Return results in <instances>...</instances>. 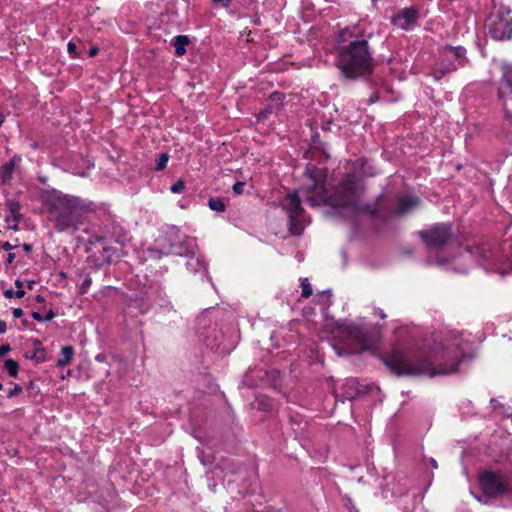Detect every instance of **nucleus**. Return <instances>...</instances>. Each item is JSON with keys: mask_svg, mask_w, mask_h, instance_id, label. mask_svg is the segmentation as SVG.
<instances>
[{"mask_svg": "<svg viewBox=\"0 0 512 512\" xmlns=\"http://www.w3.org/2000/svg\"><path fill=\"white\" fill-rule=\"evenodd\" d=\"M317 304L322 305L324 308H328L331 305V293L329 290H324L315 296Z\"/></svg>", "mask_w": 512, "mask_h": 512, "instance_id": "nucleus-27", "label": "nucleus"}, {"mask_svg": "<svg viewBox=\"0 0 512 512\" xmlns=\"http://www.w3.org/2000/svg\"><path fill=\"white\" fill-rule=\"evenodd\" d=\"M197 249L196 238L185 235L176 226H171L156 238L154 248L150 249V256L153 258H161L169 254L189 256Z\"/></svg>", "mask_w": 512, "mask_h": 512, "instance_id": "nucleus-6", "label": "nucleus"}, {"mask_svg": "<svg viewBox=\"0 0 512 512\" xmlns=\"http://www.w3.org/2000/svg\"><path fill=\"white\" fill-rule=\"evenodd\" d=\"M15 257H16V256H15V253H9V254H8V256H7V260H6V262H7L8 264L13 263V261H14Z\"/></svg>", "mask_w": 512, "mask_h": 512, "instance_id": "nucleus-53", "label": "nucleus"}, {"mask_svg": "<svg viewBox=\"0 0 512 512\" xmlns=\"http://www.w3.org/2000/svg\"><path fill=\"white\" fill-rule=\"evenodd\" d=\"M31 316H32V318H33L34 320H36V321L44 322V319H43L44 317H43V316L41 315V313H39V312L33 311V312L31 313Z\"/></svg>", "mask_w": 512, "mask_h": 512, "instance_id": "nucleus-44", "label": "nucleus"}, {"mask_svg": "<svg viewBox=\"0 0 512 512\" xmlns=\"http://www.w3.org/2000/svg\"><path fill=\"white\" fill-rule=\"evenodd\" d=\"M12 314L15 318H20L23 316V310L21 308H14Z\"/></svg>", "mask_w": 512, "mask_h": 512, "instance_id": "nucleus-46", "label": "nucleus"}, {"mask_svg": "<svg viewBox=\"0 0 512 512\" xmlns=\"http://www.w3.org/2000/svg\"><path fill=\"white\" fill-rule=\"evenodd\" d=\"M190 43V39L187 35H177L172 38L171 44L175 48V55L180 57L186 53V47Z\"/></svg>", "mask_w": 512, "mask_h": 512, "instance_id": "nucleus-25", "label": "nucleus"}, {"mask_svg": "<svg viewBox=\"0 0 512 512\" xmlns=\"http://www.w3.org/2000/svg\"><path fill=\"white\" fill-rule=\"evenodd\" d=\"M2 248L5 251H11L15 248V246H13L10 242L7 241L3 243Z\"/></svg>", "mask_w": 512, "mask_h": 512, "instance_id": "nucleus-47", "label": "nucleus"}, {"mask_svg": "<svg viewBox=\"0 0 512 512\" xmlns=\"http://www.w3.org/2000/svg\"><path fill=\"white\" fill-rule=\"evenodd\" d=\"M42 205L47 210L54 228L60 233L73 234L84 224L86 215L110 217L105 203H95L78 196L65 194L57 189H48L41 194Z\"/></svg>", "mask_w": 512, "mask_h": 512, "instance_id": "nucleus-2", "label": "nucleus"}, {"mask_svg": "<svg viewBox=\"0 0 512 512\" xmlns=\"http://www.w3.org/2000/svg\"><path fill=\"white\" fill-rule=\"evenodd\" d=\"M95 360H96L97 362H101V363H102V362H105V361H106V355H105V354H103V353H99V354H97V355L95 356Z\"/></svg>", "mask_w": 512, "mask_h": 512, "instance_id": "nucleus-49", "label": "nucleus"}, {"mask_svg": "<svg viewBox=\"0 0 512 512\" xmlns=\"http://www.w3.org/2000/svg\"><path fill=\"white\" fill-rule=\"evenodd\" d=\"M371 34L359 26L345 27L336 39V66L347 79L369 75L374 69V59L369 45Z\"/></svg>", "mask_w": 512, "mask_h": 512, "instance_id": "nucleus-3", "label": "nucleus"}, {"mask_svg": "<svg viewBox=\"0 0 512 512\" xmlns=\"http://www.w3.org/2000/svg\"><path fill=\"white\" fill-rule=\"evenodd\" d=\"M300 286H301V296L302 297L308 298L312 295L313 289H312V285L309 282L308 278H302Z\"/></svg>", "mask_w": 512, "mask_h": 512, "instance_id": "nucleus-32", "label": "nucleus"}, {"mask_svg": "<svg viewBox=\"0 0 512 512\" xmlns=\"http://www.w3.org/2000/svg\"><path fill=\"white\" fill-rule=\"evenodd\" d=\"M11 351V347L9 344H3L0 346V357L5 356L7 353Z\"/></svg>", "mask_w": 512, "mask_h": 512, "instance_id": "nucleus-42", "label": "nucleus"}, {"mask_svg": "<svg viewBox=\"0 0 512 512\" xmlns=\"http://www.w3.org/2000/svg\"><path fill=\"white\" fill-rule=\"evenodd\" d=\"M220 313L219 309L212 308L206 309L201 313L197 318L198 331L207 347L218 353H227L229 349L220 341V338L223 336L222 332L217 330L216 320L219 318Z\"/></svg>", "mask_w": 512, "mask_h": 512, "instance_id": "nucleus-9", "label": "nucleus"}, {"mask_svg": "<svg viewBox=\"0 0 512 512\" xmlns=\"http://www.w3.org/2000/svg\"><path fill=\"white\" fill-rule=\"evenodd\" d=\"M373 2H376L377 0H372Z\"/></svg>", "mask_w": 512, "mask_h": 512, "instance_id": "nucleus-63", "label": "nucleus"}, {"mask_svg": "<svg viewBox=\"0 0 512 512\" xmlns=\"http://www.w3.org/2000/svg\"><path fill=\"white\" fill-rule=\"evenodd\" d=\"M67 50L69 52V54L72 56V58H76L78 53H77V46L74 42L72 41H69L68 44H67Z\"/></svg>", "mask_w": 512, "mask_h": 512, "instance_id": "nucleus-40", "label": "nucleus"}, {"mask_svg": "<svg viewBox=\"0 0 512 512\" xmlns=\"http://www.w3.org/2000/svg\"><path fill=\"white\" fill-rule=\"evenodd\" d=\"M498 96L502 101L506 117L512 121V64L501 63Z\"/></svg>", "mask_w": 512, "mask_h": 512, "instance_id": "nucleus-17", "label": "nucleus"}, {"mask_svg": "<svg viewBox=\"0 0 512 512\" xmlns=\"http://www.w3.org/2000/svg\"><path fill=\"white\" fill-rule=\"evenodd\" d=\"M97 53H98V47L94 46V47H91V48H90V50H89V52H88V55H89L90 57H94V56H96V55H97Z\"/></svg>", "mask_w": 512, "mask_h": 512, "instance_id": "nucleus-52", "label": "nucleus"}, {"mask_svg": "<svg viewBox=\"0 0 512 512\" xmlns=\"http://www.w3.org/2000/svg\"><path fill=\"white\" fill-rule=\"evenodd\" d=\"M4 121H5V115L3 114V112L0 111V127L2 126Z\"/></svg>", "mask_w": 512, "mask_h": 512, "instance_id": "nucleus-56", "label": "nucleus"}, {"mask_svg": "<svg viewBox=\"0 0 512 512\" xmlns=\"http://www.w3.org/2000/svg\"><path fill=\"white\" fill-rule=\"evenodd\" d=\"M7 330V324L4 320H0V334L5 333Z\"/></svg>", "mask_w": 512, "mask_h": 512, "instance_id": "nucleus-51", "label": "nucleus"}, {"mask_svg": "<svg viewBox=\"0 0 512 512\" xmlns=\"http://www.w3.org/2000/svg\"><path fill=\"white\" fill-rule=\"evenodd\" d=\"M476 260L483 266L485 271L497 273L501 277L509 274L508 267H502L497 256V252L490 243H482L470 249H465L451 261L439 259L435 262L438 266H446L455 272L466 273L469 270V264Z\"/></svg>", "mask_w": 512, "mask_h": 512, "instance_id": "nucleus-5", "label": "nucleus"}, {"mask_svg": "<svg viewBox=\"0 0 512 512\" xmlns=\"http://www.w3.org/2000/svg\"><path fill=\"white\" fill-rule=\"evenodd\" d=\"M23 249L24 251L26 252H31L32 251V246L30 244H23Z\"/></svg>", "mask_w": 512, "mask_h": 512, "instance_id": "nucleus-55", "label": "nucleus"}, {"mask_svg": "<svg viewBox=\"0 0 512 512\" xmlns=\"http://www.w3.org/2000/svg\"><path fill=\"white\" fill-rule=\"evenodd\" d=\"M92 285V278L90 274H86L83 281L77 285L80 294H86Z\"/></svg>", "mask_w": 512, "mask_h": 512, "instance_id": "nucleus-33", "label": "nucleus"}, {"mask_svg": "<svg viewBox=\"0 0 512 512\" xmlns=\"http://www.w3.org/2000/svg\"><path fill=\"white\" fill-rule=\"evenodd\" d=\"M4 368L10 377H16L18 375L19 365L15 360H6L4 362Z\"/></svg>", "mask_w": 512, "mask_h": 512, "instance_id": "nucleus-29", "label": "nucleus"}, {"mask_svg": "<svg viewBox=\"0 0 512 512\" xmlns=\"http://www.w3.org/2000/svg\"><path fill=\"white\" fill-rule=\"evenodd\" d=\"M197 251L198 249L193 253H190L189 256H185L187 258L185 264L186 268L194 274L201 273L202 279L205 278L211 281V278L208 275V263L200 253H197Z\"/></svg>", "mask_w": 512, "mask_h": 512, "instance_id": "nucleus-19", "label": "nucleus"}, {"mask_svg": "<svg viewBox=\"0 0 512 512\" xmlns=\"http://www.w3.org/2000/svg\"><path fill=\"white\" fill-rule=\"evenodd\" d=\"M92 167H94V164L89 162L88 168H92Z\"/></svg>", "mask_w": 512, "mask_h": 512, "instance_id": "nucleus-59", "label": "nucleus"}, {"mask_svg": "<svg viewBox=\"0 0 512 512\" xmlns=\"http://www.w3.org/2000/svg\"><path fill=\"white\" fill-rule=\"evenodd\" d=\"M343 393L341 401L352 400L361 394H365L368 391L366 385H362L357 378H350L345 381L342 386Z\"/></svg>", "mask_w": 512, "mask_h": 512, "instance_id": "nucleus-21", "label": "nucleus"}, {"mask_svg": "<svg viewBox=\"0 0 512 512\" xmlns=\"http://www.w3.org/2000/svg\"><path fill=\"white\" fill-rule=\"evenodd\" d=\"M451 223H437L418 232L419 237L430 250L444 247L452 237Z\"/></svg>", "mask_w": 512, "mask_h": 512, "instance_id": "nucleus-13", "label": "nucleus"}, {"mask_svg": "<svg viewBox=\"0 0 512 512\" xmlns=\"http://www.w3.org/2000/svg\"><path fill=\"white\" fill-rule=\"evenodd\" d=\"M44 318V322H48V321H51L54 317H55V313L53 312V310H49L45 316H43Z\"/></svg>", "mask_w": 512, "mask_h": 512, "instance_id": "nucleus-45", "label": "nucleus"}, {"mask_svg": "<svg viewBox=\"0 0 512 512\" xmlns=\"http://www.w3.org/2000/svg\"><path fill=\"white\" fill-rule=\"evenodd\" d=\"M400 507L403 512H423L422 497L416 493H407L402 496Z\"/></svg>", "mask_w": 512, "mask_h": 512, "instance_id": "nucleus-22", "label": "nucleus"}, {"mask_svg": "<svg viewBox=\"0 0 512 512\" xmlns=\"http://www.w3.org/2000/svg\"><path fill=\"white\" fill-rule=\"evenodd\" d=\"M114 290L115 288L112 286H105L94 294V298L98 302L104 303L105 299L108 298L110 296V293Z\"/></svg>", "mask_w": 512, "mask_h": 512, "instance_id": "nucleus-30", "label": "nucleus"}, {"mask_svg": "<svg viewBox=\"0 0 512 512\" xmlns=\"http://www.w3.org/2000/svg\"><path fill=\"white\" fill-rule=\"evenodd\" d=\"M376 313H377V315H378L381 319H385V318H386V314L384 313V311H383V310H381V309H377V310H376Z\"/></svg>", "mask_w": 512, "mask_h": 512, "instance_id": "nucleus-54", "label": "nucleus"}, {"mask_svg": "<svg viewBox=\"0 0 512 512\" xmlns=\"http://www.w3.org/2000/svg\"><path fill=\"white\" fill-rule=\"evenodd\" d=\"M508 7H499L491 12L487 19L488 33L494 40H509L512 37V17Z\"/></svg>", "mask_w": 512, "mask_h": 512, "instance_id": "nucleus-12", "label": "nucleus"}, {"mask_svg": "<svg viewBox=\"0 0 512 512\" xmlns=\"http://www.w3.org/2000/svg\"><path fill=\"white\" fill-rule=\"evenodd\" d=\"M208 206L211 210L216 212H224L226 209L225 203L219 197L210 198L208 200Z\"/></svg>", "mask_w": 512, "mask_h": 512, "instance_id": "nucleus-28", "label": "nucleus"}, {"mask_svg": "<svg viewBox=\"0 0 512 512\" xmlns=\"http://www.w3.org/2000/svg\"><path fill=\"white\" fill-rule=\"evenodd\" d=\"M325 203L329 205V214L344 219L354 218L360 212L375 217L378 212V209L370 203L361 204L358 180L352 173L343 177Z\"/></svg>", "mask_w": 512, "mask_h": 512, "instance_id": "nucleus-4", "label": "nucleus"}, {"mask_svg": "<svg viewBox=\"0 0 512 512\" xmlns=\"http://www.w3.org/2000/svg\"><path fill=\"white\" fill-rule=\"evenodd\" d=\"M35 344L38 346V348L32 357L37 358L38 361H43L45 359V350L41 347L40 341L36 340Z\"/></svg>", "mask_w": 512, "mask_h": 512, "instance_id": "nucleus-36", "label": "nucleus"}, {"mask_svg": "<svg viewBox=\"0 0 512 512\" xmlns=\"http://www.w3.org/2000/svg\"><path fill=\"white\" fill-rule=\"evenodd\" d=\"M185 189V182L182 179L177 180L171 185L170 191L174 194L182 193Z\"/></svg>", "mask_w": 512, "mask_h": 512, "instance_id": "nucleus-35", "label": "nucleus"}, {"mask_svg": "<svg viewBox=\"0 0 512 512\" xmlns=\"http://www.w3.org/2000/svg\"><path fill=\"white\" fill-rule=\"evenodd\" d=\"M468 64L469 59L464 46L445 44L439 50V60L432 69L431 75L436 81H440Z\"/></svg>", "mask_w": 512, "mask_h": 512, "instance_id": "nucleus-8", "label": "nucleus"}, {"mask_svg": "<svg viewBox=\"0 0 512 512\" xmlns=\"http://www.w3.org/2000/svg\"><path fill=\"white\" fill-rule=\"evenodd\" d=\"M427 10L422 5H414L400 9L391 17V24L402 31H413L418 21L427 16Z\"/></svg>", "mask_w": 512, "mask_h": 512, "instance_id": "nucleus-16", "label": "nucleus"}, {"mask_svg": "<svg viewBox=\"0 0 512 512\" xmlns=\"http://www.w3.org/2000/svg\"><path fill=\"white\" fill-rule=\"evenodd\" d=\"M156 293L155 288L148 287L131 295L125 304V316L133 318L146 314L155 302L154 296Z\"/></svg>", "mask_w": 512, "mask_h": 512, "instance_id": "nucleus-15", "label": "nucleus"}, {"mask_svg": "<svg viewBox=\"0 0 512 512\" xmlns=\"http://www.w3.org/2000/svg\"><path fill=\"white\" fill-rule=\"evenodd\" d=\"M420 199L414 196H402L397 200L395 214L404 216L418 207Z\"/></svg>", "mask_w": 512, "mask_h": 512, "instance_id": "nucleus-23", "label": "nucleus"}, {"mask_svg": "<svg viewBox=\"0 0 512 512\" xmlns=\"http://www.w3.org/2000/svg\"><path fill=\"white\" fill-rule=\"evenodd\" d=\"M4 296L8 299L15 297V292L12 289H7L4 291Z\"/></svg>", "mask_w": 512, "mask_h": 512, "instance_id": "nucleus-48", "label": "nucleus"}, {"mask_svg": "<svg viewBox=\"0 0 512 512\" xmlns=\"http://www.w3.org/2000/svg\"><path fill=\"white\" fill-rule=\"evenodd\" d=\"M20 160L21 158L19 156H14L0 167V179L3 184L8 183L11 180L16 163Z\"/></svg>", "mask_w": 512, "mask_h": 512, "instance_id": "nucleus-24", "label": "nucleus"}, {"mask_svg": "<svg viewBox=\"0 0 512 512\" xmlns=\"http://www.w3.org/2000/svg\"><path fill=\"white\" fill-rule=\"evenodd\" d=\"M300 189L289 192L282 204L283 210L288 215L289 231L293 235H301L309 220L301 205Z\"/></svg>", "mask_w": 512, "mask_h": 512, "instance_id": "nucleus-11", "label": "nucleus"}, {"mask_svg": "<svg viewBox=\"0 0 512 512\" xmlns=\"http://www.w3.org/2000/svg\"><path fill=\"white\" fill-rule=\"evenodd\" d=\"M430 463H431V465H432V467H433V468H435V469H436V468L438 467L437 462H436V460H435V459L431 458V459H430Z\"/></svg>", "mask_w": 512, "mask_h": 512, "instance_id": "nucleus-58", "label": "nucleus"}, {"mask_svg": "<svg viewBox=\"0 0 512 512\" xmlns=\"http://www.w3.org/2000/svg\"><path fill=\"white\" fill-rule=\"evenodd\" d=\"M15 286L18 288L16 291H15V297L16 298H22L24 297L25 295V291L23 289V283L21 280L17 279L15 280Z\"/></svg>", "mask_w": 512, "mask_h": 512, "instance_id": "nucleus-37", "label": "nucleus"}, {"mask_svg": "<svg viewBox=\"0 0 512 512\" xmlns=\"http://www.w3.org/2000/svg\"><path fill=\"white\" fill-rule=\"evenodd\" d=\"M256 401L260 410L270 411L273 407L272 399L267 396H259Z\"/></svg>", "mask_w": 512, "mask_h": 512, "instance_id": "nucleus-31", "label": "nucleus"}, {"mask_svg": "<svg viewBox=\"0 0 512 512\" xmlns=\"http://www.w3.org/2000/svg\"><path fill=\"white\" fill-rule=\"evenodd\" d=\"M169 156L166 153H161L156 159L155 170L161 171L167 166Z\"/></svg>", "mask_w": 512, "mask_h": 512, "instance_id": "nucleus-34", "label": "nucleus"}, {"mask_svg": "<svg viewBox=\"0 0 512 512\" xmlns=\"http://www.w3.org/2000/svg\"><path fill=\"white\" fill-rule=\"evenodd\" d=\"M213 3H220L224 8H228L231 5L232 0H211Z\"/></svg>", "mask_w": 512, "mask_h": 512, "instance_id": "nucleus-43", "label": "nucleus"}, {"mask_svg": "<svg viewBox=\"0 0 512 512\" xmlns=\"http://www.w3.org/2000/svg\"><path fill=\"white\" fill-rule=\"evenodd\" d=\"M269 98L271 101H282L284 98V95L280 92H273Z\"/></svg>", "mask_w": 512, "mask_h": 512, "instance_id": "nucleus-41", "label": "nucleus"}, {"mask_svg": "<svg viewBox=\"0 0 512 512\" xmlns=\"http://www.w3.org/2000/svg\"><path fill=\"white\" fill-rule=\"evenodd\" d=\"M73 355H74V348L72 346H70V345L63 346L58 355V358L56 361V366L59 368L65 367L66 365H68L71 362Z\"/></svg>", "mask_w": 512, "mask_h": 512, "instance_id": "nucleus-26", "label": "nucleus"}, {"mask_svg": "<svg viewBox=\"0 0 512 512\" xmlns=\"http://www.w3.org/2000/svg\"><path fill=\"white\" fill-rule=\"evenodd\" d=\"M22 392V387L19 384H13V387L9 389L7 393L8 398H12Z\"/></svg>", "mask_w": 512, "mask_h": 512, "instance_id": "nucleus-38", "label": "nucleus"}, {"mask_svg": "<svg viewBox=\"0 0 512 512\" xmlns=\"http://www.w3.org/2000/svg\"><path fill=\"white\" fill-rule=\"evenodd\" d=\"M244 187H245V183L244 182H241V181H237L233 187H232V190L234 192V194L236 195H240L243 193L244 191Z\"/></svg>", "mask_w": 512, "mask_h": 512, "instance_id": "nucleus-39", "label": "nucleus"}, {"mask_svg": "<svg viewBox=\"0 0 512 512\" xmlns=\"http://www.w3.org/2000/svg\"><path fill=\"white\" fill-rule=\"evenodd\" d=\"M490 404H491L493 409H497L498 407H502V405L499 403V401L494 399V398H492L490 400Z\"/></svg>", "mask_w": 512, "mask_h": 512, "instance_id": "nucleus-50", "label": "nucleus"}, {"mask_svg": "<svg viewBox=\"0 0 512 512\" xmlns=\"http://www.w3.org/2000/svg\"><path fill=\"white\" fill-rule=\"evenodd\" d=\"M479 486L484 496L489 498L512 496V487L508 485L501 474L493 471H485L480 475Z\"/></svg>", "mask_w": 512, "mask_h": 512, "instance_id": "nucleus-14", "label": "nucleus"}, {"mask_svg": "<svg viewBox=\"0 0 512 512\" xmlns=\"http://www.w3.org/2000/svg\"><path fill=\"white\" fill-rule=\"evenodd\" d=\"M305 174L312 181V184L305 188H300V192L306 197L307 202L311 206H318L319 201L324 200L326 192L324 186L318 180V169L313 164H307Z\"/></svg>", "mask_w": 512, "mask_h": 512, "instance_id": "nucleus-18", "label": "nucleus"}, {"mask_svg": "<svg viewBox=\"0 0 512 512\" xmlns=\"http://www.w3.org/2000/svg\"><path fill=\"white\" fill-rule=\"evenodd\" d=\"M276 512H283V511H282V510H278V511H276Z\"/></svg>", "mask_w": 512, "mask_h": 512, "instance_id": "nucleus-62", "label": "nucleus"}, {"mask_svg": "<svg viewBox=\"0 0 512 512\" xmlns=\"http://www.w3.org/2000/svg\"><path fill=\"white\" fill-rule=\"evenodd\" d=\"M105 223V235L92 237L89 242L92 245H98L99 250L103 253H107V259H111L112 256L118 258L121 253L123 246L128 241L127 231L119 224L114 223L112 215L98 216Z\"/></svg>", "mask_w": 512, "mask_h": 512, "instance_id": "nucleus-7", "label": "nucleus"}, {"mask_svg": "<svg viewBox=\"0 0 512 512\" xmlns=\"http://www.w3.org/2000/svg\"><path fill=\"white\" fill-rule=\"evenodd\" d=\"M473 342L462 332L449 331L431 352L413 362L408 361L399 349H393L384 359L385 365L397 375L428 376L456 373L459 365L469 356Z\"/></svg>", "mask_w": 512, "mask_h": 512, "instance_id": "nucleus-1", "label": "nucleus"}, {"mask_svg": "<svg viewBox=\"0 0 512 512\" xmlns=\"http://www.w3.org/2000/svg\"><path fill=\"white\" fill-rule=\"evenodd\" d=\"M36 300H37V302H39V303H44V302H45L44 297H43V296H41V295H37V296H36Z\"/></svg>", "mask_w": 512, "mask_h": 512, "instance_id": "nucleus-57", "label": "nucleus"}, {"mask_svg": "<svg viewBox=\"0 0 512 512\" xmlns=\"http://www.w3.org/2000/svg\"><path fill=\"white\" fill-rule=\"evenodd\" d=\"M3 389V384L0 382V391Z\"/></svg>", "mask_w": 512, "mask_h": 512, "instance_id": "nucleus-60", "label": "nucleus"}, {"mask_svg": "<svg viewBox=\"0 0 512 512\" xmlns=\"http://www.w3.org/2000/svg\"><path fill=\"white\" fill-rule=\"evenodd\" d=\"M504 414H505L506 417L510 416V413L505 412Z\"/></svg>", "mask_w": 512, "mask_h": 512, "instance_id": "nucleus-61", "label": "nucleus"}, {"mask_svg": "<svg viewBox=\"0 0 512 512\" xmlns=\"http://www.w3.org/2000/svg\"><path fill=\"white\" fill-rule=\"evenodd\" d=\"M338 328L341 335L345 337L348 342V347L346 350H336V353L339 356L344 354L360 353L372 348L370 336L362 325L343 321L338 323Z\"/></svg>", "mask_w": 512, "mask_h": 512, "instance_id": "nucleus-10", "label": "nucleus"}, {"mask_svg": "<svg viewBox=\"0 0 512 512\" xmlns=\"http://www.w3.org/2000/svg\"><path fill=\"white\" fill-rule=\"evenodd\" d=\"M6 209L8 214L5 217V222L7 224V228L13 231L18 230L19 223L22 219L21 214V205L17 200H8L6 202Z\"/></svg>", "mask_w": 512, "mask_h": 512, "instance_id": "nucleus-20", "label": "nucleus"}]
</instances>
